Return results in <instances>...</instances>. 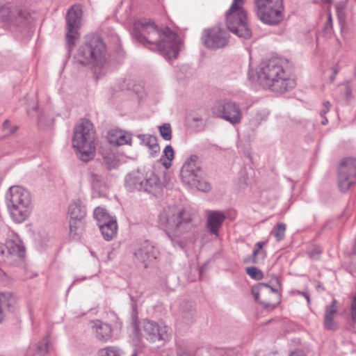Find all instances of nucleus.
Wrapping results in <instances>:
<instances>
[{"mask_svg": "<svg viewBox=\"0 0 356 356\" xmlns=\"http://www.w3.org/2000/svg\"><path fill=\"white\" fill-rule=\"evenodd\" d=\"M131 35L145 47L152 45L167 58H176L180 51L181 40L168 27L161 31L150 19H140L134 22Z\"/></svg>", "mask_w": 356, "mask_h": 356, "instance_id": "obj_1", "label": "nucleus"}, {"mask_svg": "<svg viewBox=\"0 0 356 356\" xmlns=\"http://www.w3.org/2000/svg\"><path fill=\"white\" fill-rule=\"evenodd\" d=\"M280 58H272L260 63L257 71L259 84L275 92H285L293 89L296 81L285 68Z\"/></svg>", "mask_w": 356, "mask_h": 356, "instance_id": "obj_2", "label": "nucleus"}, {"mask_svg": "<svg viewBox=\"0 0 356 356\" xmlns=\"http://www.w3.org/2000/svg\"><path fill=\"white\" fill-rule=\"evenodd\" d=\"M196 216V212L190 209L168 207L160 213L159 224L168 237L175 241L194 228Z\"/></svg>", "mask_w": 356, "mask_h": 356, "instance_id": "obj_3", "label": "nucleus"}, {"mask_svg": "<svg viewBox=\"0 0 356 356\" xmlns=\"http://www.w3.org/2000/svg\"><path fill=\"white\" fill-rule=\"evenodd\" d=\"M7 206L13 220L16 223L24 222L32 210L30 192L20 186H12L6 193Z\"/></svg>", "mask_w": 356, "mask_h": 356, "instance_id": "obj_4", "label": "nucleus"}, {"mask_svg": "<svg viewBox=\"0 0 356 356\" xmlns=\"http://www.w3.org/2000/svg\"><path fill=\"white\" fill-rule=\"evenodd\" d=\"M106 54V46L97 36L88 38L81 44L74 56V64L79 66L96 67L102 64Z\"/></svg>", "mask_w": 356, "mask_h": 356, "instance_id": "obj_5", "label": "nucleus"}, {"mask_svg": "<svg viewBox=\"0 0 356 356\" xmlns=\"http://www.w3.org/2000/svg\"><path fill=\"white\" fill-rule=\"evenodd\" d=\"M95 138V130L90 121L82 119L74 126L72 146L84 162L89 161L94 156Z\"/></svg>", "mask_w": 356, "mask_h": 356, "instance_id": "obj_6", "label": "nucleus"}, {"mask_svg": "<svg viewBox=\"0 0 356 356\" xmlns=\"http://www.w3.org/2000/svg\"><path fill=\"white\" fill-rule=\"evenodd\" d=\"M245 0H234L230 8L226 13V24L227 29L239 38L249 39L252 36V31L247 22L246 13L241 9Z\"/></svg>", "mask_w": 356, "mask_h": 356, "instance_id": "obj_7", "label": "nucleus"}, {"mask_svg": "<svg viewBox=\"0 0 356 356\" xmlns=\"http://www.w3.org/2000/svg\"><path fill=\"white\" fill-rule=\"evenodd\" d=\"M255 13L264 24L275 25L283 19L282 0H254Z\"/></svg>", "mask_w": 356, "mask_h": 356, "instance_id": "obj_8", "label": "nucleus"}, {"mask_svg": "<svg viewBox=\"0 0 356 356\" xmlns=\"http://www.w3.org/2000/svg\"><path fill=\"white\" fill-rule=\"evenodd\" d=\"M132 327L136 333L140 332L143 337L152 343H163L170 339V329L154 321L143 320L140 327L136 322H133Z\"/></svg>", "mask_w": 356, "mask_h": 356, "instance_id": "obj_9", "label": "nucleus"}, {"mask_svg": "<svg viewBox=\"0 0 356 356\" xmlns=\"http://www.w3.org/2000/svg\"><path fill=\"white\" fill-rule=\"evenodd\" d=\"M212 113L233 125L239 124L242 119V112L239 105L230 99H219L215 102Z\"/></svg>", "mask_w": 356, "mask_h": 356, "instance_id": "obj_10", "label": "nucleus"}, {"mask_svg": "<svg viewBox=\"0 0 356 356\" xmlns=\"http://www.w3.org/2000/svg\"><path fill=\"white\" fill-rule=\"evenodd\" d=\"M252 293L255 301L259 302L266 309H273L280 301L277 290L267 284L259 283L252 288Z\"/></svg>", "mask_w": 356, "mask_h": 356, "instance_id": "obj_11", "label": "nucleus"}, {"mask_svg": "<svg viewBox=\"0 0 356 356\" xmlns=\"http://www.w3.org/2000/svg\"><path fill=\"white\" fill-rule=\"evenodd\" d=\"M201 41L207 49L215 50L222 48L228 43L229 33L225 28L215 26L202 31Z\"/></svg>", "mask_w": 356, "mask_h": 356, "instance_id": "obj_12", "label": "nucleus"}, {"mask_svg": "<svg viewBox=\"0 0 356 356\" xmlns=\"http://www.w3.org/2000/svg\"><path fill=\"white\" fill-rule=\"evenodd\" d=\"M356 181V159L348 157L341 161L338 170V184L340 190L345 193Z\"/></svg>", "mask_w": 356, "mask_h": 356, "instance_id": "obj_13", "label": "nucleus"}, {"mask_svg": "<svg viewBox=\"0 0 356 356\" xmlns=\"http://www.w3.org/2000/svg\"><path fill=\"white\" fill-rule=\"evenodd\" d=\"M82 10L79 6L74 5L67 11L66 15V39L70 50L75 40L79 38V31L81 26Z\"/></svg>", "mask_w": 356, "mask_h": 356, "instance_id": "obj_14", "label": "nucleus"}, {"mask_svg": "<svg viewBox=\"0 0 356 356\" xmlns=\"http://www.w3.org/2000/svg\"><path fill=\"white\" fill-rule=\"evenodd\" d=\"M28 15L27 12L16 6H0V22L12 31L24 24Z\"/></svg>", "mask_w": 356, "mask_h": 356, "instance_id": "obj_15", "label": "nucleus"}, {"mask_svg": "<svg viewBox=\"0 0 356 356\" xmlns=\"http://www.w3.org/2000/svg\"><path fill=\"white\" fill-rule=\"evenodd\" d=\"M28 15L27 12L16 6H0V22L12 31L24 24Z\"/></svg>", "mask_w": 356, "mask_h": 356, "instance_id": "obj_16", "label": "nucleus"}, {"mask_svg": "<svg viewBox=\"0 0 356 356\" xmlns=\"http://www.w3.org/2000/svg\"><path fill=\"white\" fill-rule=\"evenodd\" d=\"M5 245L6 249V257L10 264L22 259L25 250L22 242L17 234L11 231Z\"/></svg>", "mask_w": 356, "mask_h": 356, "instance_id": "obj_17", "label": "nucleus"}, {"mask_svg": "<svg viewBox=\"0 0 356 356\" xmlns=\"http://www.w3.org/2000/svg\"><path fill=\"white\" fill-rule=\"evenodd\" d=\"M197 157L191 156L186 161L181 169V178L182 181L188 186L194 184L202 175L200 166L197 163Z\"/></svg>", "mask_w": 356, "mask_h": 356, "instance_id": "obj_18", "label": "nucleus"}, {"mask_svg": "<svg viewBox=\"0 0 356 356\" xmlns=\"http://www.w3.org/2000/svg\"><path fill=\"white\" fill-rule=\"evenodd\" d=\"M158 254L157 249L147 241L138 244L134 251L135 259L138 262L143 264L145 268L148 267L149 262L154 261L157 257Z\"/></svg>", "mask_w": 356, "mask_h": 356, "instance_id": "obj_19", "label": "nucleus"}, {"mask_svg": "<svg viewBox=\"0 0 356 356\" xmlns=\"http://www.w3.org/2000/svg\"><path fill=\"white\" fill-rule=\"evenodd\" d=\"M163 186L161 177L154 171L149 170L144 174L142 191L156 195L162 191Z\"/></svg>", "mask_w": 356, "mask_h": 356, "instance_id": "obj_20", "label": "nucleus"}, {"mask_svg": "<svg viewBox=\"0 0 356 356\" xmlns=\"http://www.w3.org/2000/svg\"><path fill=\"white\" fill-rule=\"evenodd\" d=\"M90 328L92 334L99 341L106 343L112 338L113 329L110 324L95 320L90 322Z\"/></svg>", "mask_w": 356, "mask_h": 356, "instance_id": "obj_21", "label": "nucleus"}, {"mask_svg": "<svg viewBox=\"0 0 356 356\" xmlns=\"http://www.w3.org/2000/svg\"><path fill=\"white\" fill-rule=\"evenodd\" d=\"M207 228L211 234L218 236V230L226 219L225 213L222 211H208L207 212Z\"/></svg>", "mask_w": 356, "mask_h": 356, "instance_id": "obj_22", "label": "nucleus"}, {"mask_svg": "<svg viewBox=\"0 0 356 356\" xmlns=\"http://www.w3.org/2000/svg\"><path fill=\"white\" fill-rule=\"evenodd\" d=\"M144 174L139 170L129 173L125 177L126 187L130 191H142Z\"/></svg>", "mask_w": 356, "mask_h": 356, "instance_id": "obj_23", "label": "nucleus"}, {"mask_svg": "<svg viewBox=\"0 0 356 356\" xmlns=\"http://www.w3.org/2000/svg\"><path fill=\"white\" fill-rule=\"evenodd\" d=\"M17 300L10 292H0V323L3 318L5 311H13L15 308Z\"/></svg>", "mask_w": 356, "mask_h": 356, "instance_id": "obj_24", "label": "nucleus"}, {"mask_svg": "<svg viewBox=\"0 0 356 356\" xmlns=\"http://www.w3.org/2000/svg\"><path fill=\"white\" fill-rule=\"evenodd\" d=\"M109 143L115 145H131V136L122 130L111 129L108 134Z\"/></svg>", "mask_w": 356, "mask_h": 356, "instance_id": "obj_25", "label": "nucleus"}, {"mask_svg": "<svg viewBox=\"0 0 356 356\" xmlns=\"http://www.w3.org/2000/svg\"><path fill=\"white\" fill-rule=\"evenodd\" d=\"M337 301L334 299L332 303L325 308V314L324 317V327L326 330H334L337 329V325L334 321V315L337 313Z\"/></svg>", "mask_w": 356, "mask_h": 356, "instance_id": "obj_26", "label": "nucleus"}, {"mask_svg": "<svg viewBox=\"0 0 356 356\" xmlns=\"http://www.w3.org/2000/svg\"><path fill=\"white\" fill-rule=\"evenodd\" d=\"M69 214L70 220H82L86 216V209L80 200H74L69 206Z\"/></svg>", "mask_w": 356, "mask_h": 356, "instance_id": "obj_27", "label": "nucleus"}, {"mask_svg": "<svg viewBox=\"0 0 356 356\" xmlns=\"http://www.w3.org/2000/svg\"><path fill=\"white\" fill-rule=\"evenodd\" d=\"M140 140V144L147 146L150 149V154L154 156L160 151V147L157 143V138L154 136L140 134L138 136Z\"/></svg>", "mask_w": 356, "mask_h": 356, "instance_id": "obj_28", "label": "nucleus"}, {"mask_svg": "<svg viewBox=\"0 0 356 356\" xmlns=\"http://www.w3.org/2000/svg\"><path fill=\"white\" fill-rule=\"evenodd\" d=\"M266 244L264 241L257 242L254 247L251 261L256 264H262L266 256V252L263 249Z\"/></svg>", "mask_w": 356, "mask_h": 356, "instance_id": "obj_29", "label": "nucleus"}, {"mask_svg": "<svg viewBox=\"0 0 356 356\" xmlns=\"http://www.w3.org/2000/svg\"><path fill=\"white\" fill-rule=\"evenodd\" d=\"M99 230L106 241L112 240L117 234L118 225L115 223L102 224L99 226Z\"/></svg>", "mask_w": 356, "mask_h": 356, "instance_id": "obj_30", "label": "nucleus"}, {"mask_svg": "<svg viewBox=\"0 0 356 356\" xmlns=\"http://www.w3.org/2000/svg\"><path fill=\"white\" fill-rule=\"evenodd\" d=\"M104 163L108 170L118 168L120 165V161L114 153H108L104 156Z\"/></svg>", "mask_w": 356, "mask_h": 356, "instance_id": "obj_31", "label": "nucleus"}, {"mask_svg": "<svg viewBox=\"0 0 356 356\" xmlns=\"http://www.w3.org/2000/svg\"><path fill=\"white\" fill-rule=\"evenodd\" d=\"M70 235L72 238L79 236L82 232V220H70Z\"/></svg>", "mask_w": 356, "mask_h": 356, "instance_id": "obj_32", "label": "nucleus"}, {"mask_svg": "<svg viewBox=\"0 0 356 356\" xmlns=\"http://www.w3.org/2000/svg\"><path fill=\"white\" fill-rule=\"evenodd\" d=\"M89 181L92 187L95 190H100L105 184L103 177L101 175L95 173H91L89 175Z\"/></svg>", "mask_w": 356, "mask_h": 356, "instance_id": "obj_33", "label": "nucleus"}, {"mask_svg": "<svg viewBox=\"0 0 356 356\" xmlns=\"http://www.w3.org/2000/svg\"><path fill=\"white\" fill-rule=\"evenodd\" d=\"M98 356H121L120 349L115 346H108L102 348L98 352ZM132 356H136L134 354Z\"/></svg>", "mask_w": 356, "mask_h": 356, "instance_id": "obj_34", "label": "nucleus"}, {"mask_svg": "<svg viewBox=\"0 0 356 356\" xmlns=\"http://www.w3.org/2000/svg\"><path fill=\"white\" fill-rule=\"evenodd\" d=\"M163 156L167 159L168 161H164L163 165L166 169L171 166V161L174 159V150L171 145H167L163 150Z\"/></svg>", "mask_w": 356, "mask_h": 356, "instance_id": "obj_35", "label": "nucleus"}, {"mask_svg": "<svg viewBox=\"0 0 356 356\" xmlns=\"http://www.w3.org/2000/svg\"><path fill=\"white\" fill-rule=\"evenodd\" d=\"M109 216V213L103 207H98L94 210V218L97 221V224L102 222V220L108 219Z\"/></svg>", "mask_w": 356, "mask_h": 356, "instance_id": "obj_36", "label": "nucleus"}, {"mask_svg": "<svg viewBox=\"0 0 356 356\" xmlns=\"http://www.w3.org/2000/svg\"><path fill=\"white\" fill-rule=\"evenodd\" d=\"M286 225L284 223H278L276 227L272 231L273 234L277 241H282L285 236Z\"/></svg>", "mask_w": 356, "mask_h": 356, "instance_id": "obj_37", "label": "nucleus"}, {"mask_svg": "<svg viewBox=\"0 0 356 356\" xmlns=\"http://www.w3.org/2000/svg\"><path fill=\"white\" fill-rule=\"evenodd\" d=\"M191 186L195 187L199 191L204 192H207L211 189L210 184L202 179V175H200V177L196 180L194 184H191Z\"/></svg>", "mask_w": 356, "mask_h": 356, "instance_id": "obj_38", "label": "nucleus"}, {"mask_svg": "<svg viewBox=\"0 0 356 356\" xmlns=\"http://www.w3.org/2000/svg\"><path fill=\"white\" fill-rule=\"evenodd\" d=\"M245 271L246 273L254 280H259L263 278V273L261 270L254 266L247 267Z\"/></svg>", "mask_w": 356, "mask_h": 356, "instance_id": "obj_39", "label": "nucleus"}, {"mask_svg": "<svg viewBox=\"0 0 356 356\" xmlns=\"http://www.w3.org/2000/svg\"><path fill=\"white\" fill-rule=\"evenodd\" d=\"M159 132L162 138L165 140L172 138V129L170 124H164L159 127Z\"/></svg>", "mask_w": 356, "mask_h": 356, "instance_id": "obj_40", "label": "nucleus"}, {"mask_svg": "<svg viewBox=\"0 0 356 356\" xmlns=\"http://www.w3.org/2000/svg\"><path fill=\"white\" fill-rule=\"evenodd\" d=\"M330 108L331 104L330 102L326 101L323 103V108L320 110V115L323 118V120L321 121V124L323 125H325L328 122V120L325 115L330 111Z\"/></svg>", "mask_w": 356, "mask_h": 356, "instance_id": "obj_41", "label": "nucleus"}, {"mask_svg": "<svg viewBox=\"0 0 356 356\" xmlns=\"http://www.w3.org/2000/svg\"><path fill=\"white\" fill-rule=\"evenodd\" d=\"M321 249L318 245L312 246L307 251V253L311 259H318L321 254Z\"/></svg>", "mask_w": 356, "mask_h": 356, "instance_id": "obj_42", "label": "nucleus"}, {"mask_svg": "<svg viewBox=\"0 0 356 356\" xmlns=\"http://www.w3.org/2000/svg\"><path fill=\"white\" fill-rule=\"evenodd\" d=\"M49 339L47 338H45V339H42L39 342L38 348L40 352L47 353L49 351Z\"/></svg>", "mask_w": 356, "mask_h": 356, "instance_id": "obj_43", "label": "nucleus"}, {"mask_svg": "<svg viewBox=\"0 0 356 356\" xmlns=\"http://www.w3.org/2000/svg\"><path fill=\"white\" fill-rule=\"evenodd\" d=\"M37 109H38V106H37V103L36 102H31V103H29L28 105H27V113L29 116L31 117H34L35 116V114L34 113H37Z\"/></svg>", "mask_w": 356, "mask_h": 356, "instance_id": "obj_44", "label": "nucleus"}, {"mask_svg": "<svg viewBox=\"0 0 356 356\" xmlns=\"http://www.w3.org/2000/svg\"><path fill=\"white\" fill-rule=\"evenodd\" d=\"M332 30V18L331 13L327 14V21L324 26V31L327 33H330Z\"/></svg>", "mask_w": 356, "mask_h": 356, "instance_id": "obj_45", "label": "nucleus"}, {"mask_svg": "<svg viewBox=\"0 0 356 356\" xmlns=\"http://www.w3.org/2000/svg\"><path fill=\"white\" fill-rule=\"evenodd\" d=\"M193 314H194V310L192 308V307H191V308L186 312L183 310L181 315H182V317L184 319H186V321H189L193 318Z\"/></svg>", "mask_w": 356, "mask_h": 356, "instance_id": "obj_46", "label": "nucleus"}, {"mask_svg": "<svg viewBox=\"0 0 356 356\" xmlns=\"http://www.w3.org/2000/svg\"><path fill=\"white\" fill-rule=\"evenodd\" d=\"M6 254V245L0 243V257L2 261L9 263V261L7 259Z\"/></svg>", "mask_w": 356, "mask_h": 356, "instance_id": "obj_47", "label": "nucleus"}, {"mask_svg": "<svg viewBox=\"0 0 356 356\" xmlns=\"http://www.w3.org/2000/svg\"><path fill=\"white\" fill-rule=\"evenodd\" d=\"M351 316L354 321H356V295L354 296L351 305Z\"/></svg>", "mask_w": 356, "mask_h": 356, "instance_id": "obj_48", "label": "nucleus"}, {"mask_svg": "<svg viewBox=\"0 0 356 356\" xmlns=\"http://www.w3.org/2000/svg\"><path fill=\"white\" fill-rule=\"evenodd\" d=\"M104 223L106 225V224H111V223L117 224L116 218L115 216H110L109 217H108V219L102 220V222H100L99 223H98V225L100 226V225H102V224H104Z\"/></svg>", "mask_w": 356, "mask_h": 356, "instance_id": "obj_49", "label": "nucleus"}, {"mask_svg": "<svg viewBox=\"0 0 356 356\" xmlns=\"http://www.w3.org/2000/svg\"><path fill=\"white\" fill-rule=\"evenodd\" d=\"M337 10L338 14V17L340 22L344 20L345 15L342 11V8L340 6H337Z\"/></svg>", "mask_w": 356, "mask_h": 356, "instance_id": "obj_50", "label": "nucleus"}, {"mask_svg": "<svg viewBox=\"0 0 356 356\" xmlns=\"http://www.w3.org/2000/svg\"><path fill=\"white\" fill-rule=\"evenodd\" d=\"M44 114L43 113H40L38 115V125L40 127H43V118H44Z\"/></svg>", "mask_w": 356, "mask_h": 356, "instance_id": "obj_51", "label": "nucleus"}, {"mask_svg": "<svg viewBox=\"0 0 356 356\" xmlns=\"http://www.w3.org/2000/svg\"><path fill=\"white\" fill-rule=\"evenodd\" d=\"M290 356H305L302 351L295 350L291 352Z\"/></svg>", "mask_w": 356, "mask_h": 356, "instance_id": "obj_52", "label": "nucleus"}, {"mask_svg": "<svg viewBox=\"0 0 356 356\" xmlns=\"http://www.w3.org/2000/svg\"><path fill=\"white\" fill-rule=\"evenodd\" d=\"M301 296H304L307 300V304L310 305L311 300H310L309 295L307 292H302V293H301Z\"/></svg>", "mask_w": 356, "mask_h": 356, "instance_id": "obj_53", "label": "nucleus"}, {"mask_svg": "<svg viewBox=\"0 0 356 356\" xmlns=\"http://www.w3.org/2000/svg\"><path fill=\"white\" fill-rule=\"evenodd\" d=\"M177 356H191L188 353L186 352H181V350H179L177 352Z\"/></svg>", "mask_w": 356, "mask_h": 356, "instance_id": "obj_54", "label": "nucleus"}, {"mask_svg": "<svg viewBox=\"0 0 356 356\" xmlns=\"http://www.w3.org/2000/svg\"><path fill=\"white\" fill-rule=\"evenodd\" d=\"M10 126V122L8 120H6L4 122H3V129L5 130L6 129H8V127Z\"/></svg>", "mask_w": 356, "mask_h": 356, "instance_id": "obj_55", "label": "nucleus"}, {"mask_svg": "<svg viewBox=\"0 0 356 356\" xmlns=\"http://www.w3.org/2000/svg\"><path fill=\"white\" fill-rule=\"evenodd\" d=\"M6 276L5 272L0 268V280H3L4 277Z\"/></svg>", "mask_w": 356, "mask_h": 356, "instance_id": "obj_56", "label": "nucleus"}, {"mask_svg": "<svg viewBox=\"0 0 356 356\" xmlns=\"http://www.w3.org/2000/svg\"><path fill=\"white\" fill-rule=\"evenodd\" d=\"M292 293H293V294L301 295V293H302V291H300L296 290V291H292Z\"/></svg>", "mask_w": 356, "mask_h": 356, "instance_id": "obj_57", "label": "nucleus"}, {"mask_svg": "<svg viewBox=\"0 0 356 356\" xmlns=\"http://www.w3.org/2000/svg\"><path fill=\"white\" fill-rule=\"evenodd\" d=\"M346 89H347L346 96L348 97L349 96V95L350 94V90L348 88H347Z\"/></svg>", "mask_w": 356, "mask_h": 356, "instance_id": "obj_58", "label": "nucleus"}, {"mask_svg": "<svg viewBox=\"0 0 356 356\" xmlns=\"http://www.w3.org/2000/svg\"><path fill=\"white\" fill-rule=\"evenodd\" d=\"M3 230L8 229V228L7 227H6V226H3Z\"/></svg>", "mask_w": 356, "mask_h": 356, "instance_id": "obj_59", "label": "nucleus"}, {"mask_svg": "<svg viewBox=\"0 0 356 356\" xmlns=\"http://www.w3.org/2000/svg\"><path fill=\"white\" fill-rule=\"evenodd\" d=\"M15 129H16V127H15V129L13 130H10V132L13 133L15 131Z\"/></svg>", "mask_w": 356, "mask_h": 356, "instance_id": "obj_60", "label": "nucleus"}]
</instances>
